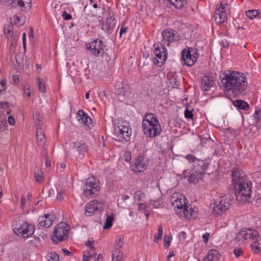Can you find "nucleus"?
Returning <instances> with one entry per match:
<instances>
[{"label":"nucleus","mask_w":261,"mask_h":261,"mask_svg":"<svg viewBox=\"0 0 261 261\" xmlns=\"http://www.w3.org/2000/svg\"><path fill=\"white\" fill-rule=\"evenodd\" d=\"M247 87V78L244 73L229 70V92L233 96L240 97L244 94Z\"/></svg>","instance_id":"1"},{"label":"nucleus","mask_w":261,"mask_h":261,"mask_svg":"<svg viewBox=\"0 0 261 261\" xmlns=\"http://www.w3.org/2000/svg\"><path fill=\"white\" fill-rule=\"evenodd\" d=\"M142 127L147 138H155L161 134V126L157 116L152 113H147L143 117Z\"/></svg>","instance_id":"2"},{"label":"nucleus","mask_w":261,"mask_h":261,"mask_svg":"<svg viewBox=\"0 0 261 261\" xmlns=\"http://www.w3.org/2000/svg\"><path fill=\"white\" fill-rule=\"evenodd\" d=\"M252 188V184L248 179L234 186L233 191L237 201L240 203L248 202L251 197Z\"/></svg>","instance_id":"3"},{"label":"nucleus","mask_w":261,"mask_h":261,"mask_svg":"<svg viewBox=\"0 0 261 261\" xmlns=\"http://www.w3.org/2000/svg\"><path fill=\"white\" fill-rule=\"evenodd\" d=\"M12 229L17 236L27 238L33 234L35 231V226L34 225L29 224L26 221L18 220L13 222Z\"/></svg>","instance_id":"4"},{"label":"nucleus","mask_w":261,"mask_h":261,"mask_svg":"<svg viewBox=\"0 0 261 261\" xmlns=\"http://www.w3.org/2000/svg\"><path fill=\"white\" fill-rule=\"evenodd\" d=\"M99 185L98 179L93 176L87 178L83 187V194L87 198L97 195L100 190Z\"/></svg>","instance_id":"5"},{"label":"nucleus","mask_w":261,"mask_h":261,"mask_svg":"<svg viewBox=\"0 0 261 261\" xmlns=\"http://www.w3.org/2000/svg\"><path fill=\"white\" fill-rule=\"evenodd\" d=\"M174 199V197H172L171 198V202L176 214L182 220L188 219V217H183L182 216V214L187 215L189 214L190 206L186 204V201L187 199L185 196L181 195L176 199Z\"/></svg>","instance_id":"6"},{"label":"nucleus","mask_w":261,"mask_h":261,"mask_svg":"<svg viewBox=\"0 0 261 261\" xmlns=\"http://www.w3.org/2000/svg\"><path fill=\"white\" fill-rule=\"evenodd\" d=\"M114 132V139L116 141H128L129 140L132 131L127 122L122 121L121 123H119L115 128Z\"/></svg>","instance_id":"7"},{"label":"nucleus","mask_w":261,"mask_h":261,"mask_svg":"<svg viewBox=\"0 0 261 261\" xmlns=\"http://www.w3.org/2000/svg\"><path fill=\"white\" fill-rule=\"evenodd\" d=\"M69 226L65 222H60L54 228L53 242L58 244L65 240L68 237Z\"/></svg>","instance_id":"8"},{"label":"nucleus","mask_w":261,"mask_h":261,"mask_svg":"<svg viewBox=\"0 0 261 261\" xmlns=\"http://www.w3.org/2000/svg\"><path fill=\"white\" fill-rule=\"evenodd\" d=\"M258 232L254 229L244 228L241 229L236 234V239L238 241L244 239L248 242L256 241L259 237Z\"/></svg>","instance_id":"9"},{"label":"nucleus","mask_w":261,"mask_h":261,"mask_svg":"<svg viewBox=\"0 0 261 261\" xmlns=\"http://www.w3.org/2000/svg\"><path fill=\"white\" fill-rule=\"evenodd\" d=\"M154 53L155 57L154 62L159 67H161L166 62L167 57V50L161 43L154 44Z\"/></svg>","instance_id":"10"},{"label":"nucleus","mask_w":261,"mask_h":261,"mask_svg":"<svg viewBox=\"0 0 261 261\" xmlns=\"http://www.w3.org/2000/svg\"><path fill=\"white\" fill-rule=\"evenodd\" d=\"M198 54L195 48L189 47L188 49H184L181 51V60L185 65L192 66L194 65L198 58Z\"/></svg>","instance_id":"11"},{"label":"nucleus","mask_w":261,"mask_h":261,"mask_svg":"<svg viewBox=\"0 0 261 261\" xmlns=\"http://www.w3.org/2000/svg\"><path fill=\"white\" fill-rule=\"evenodd\" d=\"M228 4L226 1H223L217 5V9L215 12L214 18L217 23H222L227 19Z\"/></svg>","instance_id":"12"},{"label":"nucleus","mask_w":261,"mask_h":261,"mask_svg":"<svg viewBox=\"0 0 261 261\" xmlns=\"http://www.w3.org/2000/svg\"><path fill=\"white\" fill-rule=\"evenodd\" d=\"M2 3L12 8L19 7L21 10L29 11L32 7L31 0H2Z\"/></svg>","instance_id":"13"},{"label":"nucleus","mask_w":261,"mask_h":261,"mask_svg":"<svg viewBox=\"0 0 261 261\" xmlns=\"http://www.w3.org/2000/svg\"><path fill=\"white\" fill-rule=\"evenodd\" d=\"M194 167L192 170H187L185 171V177L188 178V181L190 183H197L203 179V173L199 170V165L195 166L193 165Z\"/></svg>","instance_id":"14"},{"label":"nucleus","mask_w":261,"mask_h":261,"mask_svg":"<svg viewBox=\"0 0 261 261\" xmlns=\"http://www.w3.org/2000/svg\"><path fill=\"white\" fill-rule=\"evenodd\" d=\"M105 43L101 40L96 39V40L89 42L87 45V49L90 50L91 53L96 57L103 55L105 53L104 47Z\"/></svg>","instance_id":"15"},{"label":"nucleus","mask_w":261,"mask_h":261,"mask_svg":"<svg viewBox=\"0 0 261 261\" xmlns=\"http://www.w3.org/2000/svg\"><path fill=\"white\" fill-rule=\"evenodd\" d=\"M104 204L98 200H93L87 203L85 206V215L87 217L91 216L97 212L100 213L103 209Z\"/></svg>","instance_id":"16"},{"label":"nucleus","mask_w":261,"mask_h":261,"mask_svg":"<svg viewBox=\"0 0 261 261\" xmlns=\"http://www.w3.org/2000/svg\"><path fill=\"white\" fill-rule=\"evenodd\" d=\"M149 161L144 155L138 156L135 160L133 166V170L135 172H142L147 169Z\"/></svg>","instance_id":"17"},{"label":"nucleus","mask_w":261,"mask_h":261,"mask_svg":"<svg viewBox=\"0 0 261 261\" xmlns=\"http://www.w3.org/2000/svg\"><path fill=\"white\" fill-rule=\"evenodd\" d=\"M163 42L168 46L171 42L177 41L179 40L178 33L173 30L166 29L162 32Z\"/></svg>","instance_id":"18"},{"label":"nucleus","mask_w":261,"mask_h":261,"mask_svg":"<svg viewBox=\"0 0 261 261\" xmlns=\"http://www.w3.org/2000/svg\"><path fill=\"white\" fill-rule=\"evenodd\" d=\"M248 178L245 172L239 168H234L231 172V184L233 187Z\"/></svg>","instance_id":"19"},{"label":"nucleus","mask_w":261,"mask_h":261,"mask_svg":"<svg viewBox=\"0 0 261 261\" xmlns=\"http://www.w3.org/2000/svg\"><path fill=\"white\" fill-rule=\"evenodd\" d=\"M228 208V203L226 201V199L223 197L215 202L213 207V213L214 214L220 215L224 212H225Z\"/></svg>","instance_id":"20"},{"label":"nucleus","mask_w":261,"mask_h":261,"mask_svg":"<svg viewBox=\"0 0 261 261\" xmlns=\"http://www.w3.org/2000/svg\"><path fill=\"white\" fill-rule=\"evenodd\" d=\"M220 81L218 82L220 89L224 92V96L228 98V74L222 73L219 76Z\"/></svg>","instance_id":"21"},{"label":"nucleus","mask_w":261,"mask_h":261,"mask_svg":"<svg viewBox=\"0 0 261 261\" xmlns=\"http://www.w3.org/2000/svg\"><path fill=\"white\" fill-rule=\"evenodd\" d=\"M115 18L113 14L109 13L108 17L107 18L105 23L102 22L101 29L108 33L112 32L115 25Z\"/></svg>","instance_id":"22"},{"label":"nucleus","mask_w":261,"mask_h":261,"mask_svg":"<svg viewBox=\"0 0 261 261\" xmlns=\"http://www.w3.org/2000/svg\"><path fill=\"white\" fill-rule=\"evenodd\" d=\"M76 118L79 122L85 126L89 127V125L92 122L91 118L83 110L77 111Z\"/></svg>","instance_id":"23"},{"label":"nucleus","mask_w":261,"mask_h":261,"mask_svg":"<svg viewBox=\"0 0 261 261\" xmlns=\"http://www.w3.org/2000/svg\"><path fill=\"white\" fill-rule=\"evenodd\" d=\"M214 83L215 81L212 76L210 75H204L201 78L202 89L204 91L209 90L213 86Z\"/></svg>","instance_id":"24"},{"label":"nucleus","mask_w":261,"mask_h":261,"mask_svg":"<svg viewBox=\"0 0 261 261\" xmlns=\"http://www.w3.org/2000/svg\"><path fill=\"white\" fill-rule=\"evenodd\" d=\"M53 218L51 214H45L40 217L38 221L40 226L47 228L51 225Z\"/></svg>","instance_id":"25"},{"label":"nucleus","mask_w":261,"mask_h":261,"mask_svg":"<svg viewBox=\"0 0 261 261\" xmlns=\"http://www.w3.org/2000/svg\"><path fill=\"white\" fill-rule=\"evenodd\" d=\"M73 149L77 151L80 155H84L88 150L86 143L82 141H76L73 143Z\"/></svg>","instance_id":"26"},{"label":"nucleus","mask_w":261,"mask_h":261,"mask_svg":"<svg viewBox=\"0 0 261 261\" xmlns=\"http://www.w3.org/2000/svg\"><path fill=\"white\" fill-rule=\"evenodd\" d=\"M220 254L218 251L215 249L210 250L207 252L204 258L203 261H219Z\"/></svg>","instance_id":"27"},{"label":"nucleus","mask_w":261,"mask_h":261,"mask_svg":"<svg viewBox=\"0 0 261 261\" xmlns=\"http://www.w3.org/2000/svg\"><path fill=\"white\" fill-rule=\"evenodd\" d=\"M232 102L235 107H237L240 110L248 111L250 108V106L248 103L242 99L232 100Z\"/></svg>","instance_id":"28"},{"label":"nucleus","mask_w":261,"mask_h":261,"mask_svg":"<svg viewBox=\"0 0 261 261\" xmlns=\"http://www.w3.org/2000/svg\"><path fill=\"white\" fill-rule=\"evenodd\" d=\"M36 137L37 141L38 143L39 144H42L43 145H44L46 139L44 137V134H43L42 129L40 127L37 128Z\"/></svg>","instance_id":"29"},{"label":"nucleus","mask_w":261,"mask_h":261,"mask_svg":"<svg viewBox=\"0 0 261 261\" xmlns=\"http://www.w3.org/2000/svg\"><path fill=\"white\" fill-rule=\"evenodd\" d=\"M114 214L113 213H111V215H107L106 222L103 226V228L105 229H109L112 227V224H113V221L114 220Z\"/></svg>","instance_id":"30"},{"label":"nucleus","mask_w":261,"mask_h":261,"mask_svg":"<svg viewBox=\"0 0 261 261\" xmlns=\"http://www.w3.org/2000/svg\"><path fill=\"white\" fill-rule=\"evenodd\" d=\"M251 250L254 253H259L261 252V244L258 243V240L250 245Z\"/></svg>","instance_id":"31"},{"label":"nucleus","mask_w":261,"mask_h":261,"mask_svg":"<svg viewBox=\"0 0 261 261\" xmlns=\"http://www.w3.org/2000/svg\"><path fill=\"white\" fill-rule=\"evenodd\" d=\"M33 119L34 120V123L37 125V127H40L42 125V122L41 120V117L39 113L35 112L33 114Z\"/></svg>","instance_id":"32"},{"label":"nucleus","mask_w":261,"mask_h":261,"mask_svg":"<svg viewBox=\"0 0 261 261\" xmlns=\"http://www.w3.org/2000/svg\"><path fill=\"white\" fill-rule=\"evenodd\" d=\"M7 124L6 115H0V131L3 132L5 130L6 125Z\"/></svg>","instance_id":"33"},{"label":"nucleus","mask_w":261,"mask_h":261,"mask_svg":"<svg viewBox=\"0 0 261 261\" xmlns=\"http://www.w3.org/2000/svg\"><path fill=\"white\" fill-rule=\"evenodd\" d=\"M46 258L48 261H59V256L55 252H51L46 255Z\"/></svg>","instance_id":"34"},{"label":"nucleus","mask_w":261,"mask_h":261,"mask_svg":"<svg viewBox=\"0 0 261 261\" xmlns=\"http://www.w3.org/2000/svg\"><path fill=\"white\" fill-rule=\"evenodd\" d=\"M37 80L39 91L41 92L44 93L46 91V87L44 81L42 79L39 77H38Z\"/></svg>","instance_id":"35"},{"label":"nucleus","mask_w":261,"mask_h":261,"mask_svg":"<svg viewBox=\"0 0 261 261\" xmlns=\"http://www.w3.org/2000/svg\"><path fill=\"white\" fill-rule=\"evenodd\" d=\"M122 258V253L120 250H115L112 254V261H121Z\"/></svg>","instance_id":"36"},{"label":"nucleus","mask_w":261,"mask_h":261,"mask_svg":"<svg viewBox=\"0 0 261 261\" xmlns=\"http://www.w3.org/2000/svg\"><path fill=\"white\" fill-rule=\"evenodd\" d=\"M123 237L121 236H118L117 237H116V241H115V245L116 246V250L118 251L119 250V249L122 247L123 244Z\"/></svg>","instance_id":"37"},{"label":"nucleus","mask_w":261,"mask_h":261,"mask_svg":"<svg viewBox=\"0 0 261 261\" xmlns=\"http://www.w3.org/2000/svg\"><path fill=\"white\" fill-rule=\"evenodd\" d=\"M197 212L192 207H189V214L187 215L182 214L183 217H188V219L195 218L197 217Z\"/></svg>","instance_id":"38"},{"label":"nucleus","mask_w":261,"mask_h":261,"mask_svg":"<svg viewBox=\"0 0 261 261\" xmlns=\"http://www.w3.org/2000/svg\"><path fill=\"white\" fill-rule=\"evenodd\" d=\"M258 14V12L256 10H251L246 11V15L247 17L250 19H253L256 17Z\"/></svg>","instance_id":"39"},{"label":"nucleus","mask_w":261,"mask_h":261,"mask_svg":"<svg viewBox=\"0 0 261 261\" xmlns=\"http://www.w3.org/2000/svg\"><path fill=\"white\" fill-rule=\"evenodd\" d=\"M4 32L5 35H10L12 36L13 32V23H11L10 24L5 25Z\"/></svg>","instance_id":"40"},{"label":"nucleus","mask_w":261,"mask_h":261,"mask_svg":"<svg viewBox=\"0 0 261 261\" xmlns=\"http://www.w3.org/2000/svg\"><path fill=\"white\" fill-rule=\"evenodd\" d=\"M185 158L189 161V162L191 163H194L195 165L196 164H198L199 162V160L197 159L194 155L188 154L186 156Z\"/></svg>","instance_id":"41"},{"label":"nucleus","mask_w":261,"mask_h":261,"mask_svg":"<svg viewBox=\"0 0 261 261\" xmlns=\"http://www.w3.org/2000/svg\"><path fill=\"white\" fill-rule=\"evenodd\" d=\"M13 22L18 27H20L23 25L24 21L21 19L20 16H18L17 15H15L13 17Z\"/></svg>","instance_id":"42"},{"label":"nucleus","mask_w":261,"mask_h":261,"mask_svg":"<svg viewBox=\"0 0 261 261\" xmlns=\"http://www.w3.org/2000/svg\"><path fill=\"white\" fill-rule=\"evenodd\" d=\"M174 2L172 5L178 9H182L184 5L186 4L185 0H174Z\"/></svg>","instance_id":"43"},{"label":"nucleus","mask_w":261,"mask_h":261,"mask_svg":"<svg viewBox=\"0 0 261 261\" xmlns=\"http://www.w3.org/2000/svg\"><path fill=\"white\" fill-rule=\"evenodd\" d=\"M163 229L162 226L161 225H159L158 226V234L154 235V241L155 242H158V240L162 239L163 236Z\"/></svg>","instance_id":"44"},{"label":"nucleus","mask_w":261,"mask_h":261,"mask_svg":"<svg viewBox=\"0 0 261 261\" xmlns=\"http://www.w3.org/2000/svg\"><path fill=\"white\" fill-rule=\"evenodd\" d=\"M253 117L256 120V124L260 123L261 121V109H256L255 113L253 114Z\"/></svg>","instance_id":"45"},{"label":"nucleus","mask_w":261,"mask_h":261,"mask_svg":"<svg viewBox=\"0 0 261 261\" xmlns=\"http://www.w3.org/2000/svg\"><path fill=\"white\" fill-rule=\"evenodd\" d=\"M172 239L171 237H168L167 235H165L164 238V246L165 248H168L170 246Z\"/></svg>","instance_id":"46"},{"label":"nucleus","mask_w":261,"mask_h":261,"mask_svg":"<svg viewBox=\"0 0 261 261\" xmlns=\"http://www.w3.org/2000/svg\"><path fill=\"white\" fill-rule=\"evenodd\" d=\"M96 255V253H94L93 254H91L88 251H84L83 254V261H89L90 258L93 257V256H95Z\"/></svg>","instance_id":"47"},{"label":"nucleus","mask_w":261,"mask_h":261,"mask_svg":"<svg viewBox=\"0 0 261 261\" xmlns=\"http://www.w3.org/2000/svg\"><path fill=\"white\" fill-rule=\"evenodd\" d=\"M35 178L36 181H41L43 179V172L41 170H38L37 172H35Z\"/></svg>","instance_id":"48"},{"label":"nucleus","mask_w":261,"mask_h":261,"mask_svg":"<svg viewBox=\"0 0 261 261\" xmlns=\"http://www.w3.org/2000/svg\"><path fill=\"white\" fill-rule=\"evenodd\" d=\"M185 116L186 118L192 119L193 118V114L192 111L189 110L187 108L185 111Z\"/></svg>","instance_id":"49"},{"label":"nucleus","mask_w":261,"mask_h":261,"mask_svg":"<svg viewBox=\"0 0 261 261\" xmlns=\"http://www.w3.org/2000/svg\"><path fill=\"white\" fill-rule=\"evenodd\" d=\"M233 253L236 257H239L242 255L243 251L241 248H236L233 249Z\"/></svg>","instance_id":"50"},{"label":"nucleus","mask_w":261,"mask_h":261,"mask_svg":"<svg viewBox=\"0 0 261 261\" xmlns=\"http://www.w3.org/2000/svg\"><path fill=\"white\" fill-rule=\"evenodd\" d=\"M208 163H203L202 165H200L199 164H198L197 166L199 165V170L200 171H202L204 175L206 170L208 168Z\"/></svg>","instance_id":"51"},{"label":"nucleus","mask_w":261,"mask_h":261,"mask_svg":"<svg viewBox=\"0 0 261 261\" xmlns=\"http://www.w3.org/2000/svg\"><path fill=\"white\" fill-rule=\"evenodd\" d=\"M8 107V103L7 101H0V112L3 113V109Z\"/></svg>","instance_id":"52"},{"label":"nucleus","mask_w":261,"mask_h":261,"mask_svg":"<svg viewBox=\"0 0 261 261\" xmlns=\"http://www.w3.org/2000/svg\"><path fill=\"white\" fill-rule=\"evenodd\" d=\"M15 60L18 65H20L23 61V58L21 54H17L15 56Z\"/></svg>","instance_id":"53"},{"label":"nucleus","mask_w":261,"mask_h":261,"mask_svg":"<svg viewBox=\"0 0 261 261\" xmlns=\"http://www.w3.org/2000/svg\"><path fill=\"white\" fill-rule=\"evenodd\" d=\"M62 17L65 20H69L72 18V16L65 11L62 13Z\"/></svg>","instance_id":"54"},{"label":"nucleus","mask_w":261,"mask_h":261,"mask_svg":"<svg viewBox=\"0 0 261 261\" xmlns=\"http://www.w3.org/2000/svg\"><path fill=\"white\" fill-rule=\"evenodd\" d=\"M94 242V241L92 240V241H90V240H88L86 243V245L89 247L90 248V249L92 250H95V247L93 246V243Z\"/></svg>","instance_id":"55"},{"label":"nucleus","mask_w":261,"mask_h":261,"mask_svg":"<svg viewBox=\"0 0 261 261\" xmlns=\"http://www.w3.org/2000/svg\"><path fill=\"white\" fill-rule=\"evenodd\" d=\"M6 81L3 80L0 81V91L5 90L6 88Z\"/></svg>","instance_id":"56"},{"label":"nucleus","mask_w":261,"mask_h":261,"mask_svg":"<svg viewBox=\"0 0 261 261\" xmlns=\"http://www.w3.org/2000/svg\"><path fill=\"white\" fill-rule=\"evenodd\" d=\"M26 44H27L26 34L25 33H23L22 34V44H23V48L24 51H25V50H26V45H27Z\"/></svg>","instance_id":"57"},{"label":"nucleus","mask_w":261,"mask_h":261,"mask_svg":"<svg viewBox=\"0 0 261 261\" xmlns=\"http://www.w3.org/2000/svg\"><path fill=\"white\" fill-rule=\"evenodd\" d=\"M41 154L42 157H43L44 159H47L48 158L47 149L44 146L41 151Z\"/></svg>","instance_id":"58"},{"label":"nucleus","mask_w":261,"mask_h":261,"mask_svg":"<svg viewBox=\"0 0 261 261\" xmlns=\"http://www.w3.org/2000/svg\"><path fill=\"white\" fill-rule=\"evenodd\" d=\"M210 238V233L206 232L202 236L203 241L205 243H207Z\"/></svg>","instance_id":"59"},{"label":"nucleus","mask_w":261,"mask_h":261,"mask_svg":"<svg viewBox=\"0 0 261 261\" xmlns=\"http://www.w3.org/2000/svg\"><path fill=\"white\" fill-rule=\"evenodd\" d=\"M136 196L138 197V200H140L142 197L144 196V194L142 191H137L135 193Z\"/></svg>","instance_id":"60"},{"label":"nucleus","mask_w":261,"mask_h":261,"mask_svg":"<svg viewBox=\"0 0 261 261\" xmlns=\"http://www.w3.org/2000/svg\"><path fill=\"white\" fill-rule=\"evenodd\" d=\"M8 121L10 125H12L15 124V119L13 117L9 116L8 118Z\"/></svg>","instance_id":"61"},{"label":"nucleus","mask_w":261,"mask_h":261,"mask_svg":"<svg viewBox=\"0 0 261 261\" xmlns=\"http://www.w3.org/2000/svg\"><path fill=\"white\" fill-rule=\"evenodd\" d=\"M127 30V28L125 27L123 25H122L121 27L120 31L119 32V37H121L123 33H125Z\"/></svg>","instance_id":"62"},{"label":"nucleus","mask_w":261,"mask_h":261,"mask_svg":"<svg viewBox=\"0 0 261 261\" xmlns=\"http://www.w3.org/2000/svg\"><path fill=\"white\" fill-rule=\"evenodd\" d=\"M12 80L14 83H18L19 81V76L17 74L13 75L12 76Z\"/></svg>","instance_id":"63"},{"label":"nucleus","mask_w":261,"mask_h":261,"mask_svg":"<svg viewBox=\"0 0 261 261\" xmlns=\"http://www.w3.org/2000/svg\"><path fill=\"white\" fill-rule=\"evenodd\" d=\"M25 198L22 196H21V204H20V207L22 208H23L24 207V205H25Z\"/></svg>","instance_id":"64"}]
</instances>
